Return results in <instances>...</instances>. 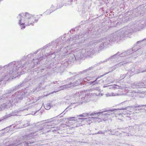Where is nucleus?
<instances>
[{
    "instance_id": "412c9836",
    "label": "nucleus",
    "mask_w": 146,
    "mask_h": 146,
    "mask_svg": "<svg viewBox=\"0 0 146 146\" xmlns=\"http://www.w3.org/2000/svg\"><path fill=\"white\" fill-rule=\"evenodd\" d=\"M71 84H67L66 85L61 86L59 87V89L57 91H54V92L51 93V94H52V93H54V92H56L58 91H60L61 90H63L64 89L70 88V87H70Z\"/></svg>"
},
{
    "instance_id": "3c124183",
    "label": "nucleus",
    "mask_w": 146,
    "mask_h": 146,
    "mask_svg": "<svg viewBox=\"0 0 146 146\" xmlns=\"http://www.w3.org/2000/svg\"><path fill=\"white\" fill-rule=\"evenodd\" d=\"M46 69V68H44V69H41V72H42L45 69Z\"/></svg>"
},
{
    "instance_id": "58836bf2",
    "label": "nucleus",
    "mask_w": 146,
    "mask_h": 146,
    "mask_svg": "<svg viewBox=\"0 0 146 146\" xmlns=\"http://www.w3.org/2000/svg\"><path fill=\"white\" fill-rule=\"evenodd\" d=\"M105 131L102 132L101 131H99L97 133H95V134H105Z\"/></svg>"
},
{
    "instance_id": "aec40b11",
    "label": "nucleus",
    "mask_w": 146,
    "mask_h": 146,
    "mask_svg": "<svg viewBox=\"0 0 146 146\" xmlns=\"http://www.w3.org/2000/svg\"><path fill=\"white\" fill-rule=\"evenodd\" d=\"M100 78V77L97 78L96 80L94 81H90L89 82L90 85L94 86L96 84H100L99 82L100 81L101 83H103L104 81L103 80L101 79L100 80H98V79Z\"/></svg>"
},
{
    "instance_id": "cd10ccee",
    "label": "nucleus",
    "mask_w": 146,
    "mask_h": 146,
    "mask_svg": "<svg viewBox=\"0 0 146 146\" xmlns=\"http://www.w3.org/2000/svg\"><path fill=\"white\" fill-rule=\"evenodd\" d=\"M26 82L25 81H24L23 82L21 83L19 85L16 86L15 87V88L16 89L20 88V87L23 86L26 83Z\"/></svg>"
},
{
    "instance_id": "423d86ee",
    "label": "nucleus",
    "mask_w": 146,
    "mask_h": 146,
    "mask_svg": "<svg viewBox=\"0 0 146 146\" xmlns=\"http://www.w3.org/2000/svg\"><path fill=\"white\" fill-rule=\"evenodd\" d=\"M27 63L22 64L21 60L13 62L10 63V78L11 77L12 79L15 78L17 76V74L18 70H20L23 68L26 65Z\"/></svg>"
},
{
    "instance_id": "a19ab883",
    "label": "nucleus",
    "mask_w": 146,
    "mask_h": 146,
    "mask_svg": "<svg viewBox=\"0 0 146 146\" xmlns=\"http://www.w3.org/2000/svg\"><path fill=\"white\" fill-rule=\"evenodd\" d=\"M125 88V86H124L123 85H122L121 86H119V88L118 89H120L122 90L124 89Z\"/></svg>"
},
{
    "instance_id": "0e129e2a",
    "label": "nucleus",
    "mask_w": 146,
    "mask_h": 146,
    "mask_svg": "<svg viewBox=\"0 0 146 146\" xmlns=\"http://www.w3.org/2000/svg\"><path fill=\"white\" fill-rule=\"evenodd\" d=\"M12 125L10 126V127H12Z\"/></svg>"
},
{
    "instance_id": "ddd939ff",
    "label": "nucleus",
    "mask_w": 146,
    "mask_h": 146,
    "mask_svg": "<svg viewBox=\"0 0 146 146\" xmlns=\"http://www.w3.org/2000/svg\"><path fill=\"white\" fill-rule=\"evenodd\" d=\"M134 48V47L133 48L130 49L127 51L123 52L121 53H120L119 52L118 56L119 59L121 57L125 56L132 54H133V55H135L137 53L135 52L137 50H135Z\"/></svg>"
},
{
    "instance_id": "052dcab7",
    "label": "nucleus",
    "mask_w": 146,
    "mask_h": 146,
    "mask_svg": "<svg viewBox=\"0 0 146 146\" xmlns=\"http://www.w3.org/2000/svg\"><path fill=\"white\" fill-rule=\"evenodd\" d=\"M133 58H135L136 57V56H133Z\"/></svg>"
},
{
    "instance_id": "f704fd0d",
    "label": "nucleus",
    "mask_w": 146,
    "mask_h": 146,
    "mask_svg": "<svg viewBox=\"0 0 146 146\" xmlns=\"http://www.w3.org/2000/svg\"><path fill=\"white\" fill-rule=\"evenodd\" d=\"M30 121H25V123L23 125V127H25L28 126L30 125Z\"/></svg>"
},
{
    "instance_id": "9d476101",
    "label": "nucleus",
    "mask_w": 146,
    "mask_h": 146,
    "mask_svg": "<svg viewBox=\"0 0 146 146\" xmlns=\"http://www.w3.org/2000/svg\"><path fill=\"white\" fill-rule=\"evenodd\" d=\"M9 64L4 66L3 67H2V66H0V70H1L3 68V70H4V74L3 75L4 77L3 79H0V80H2L1 81L3 80L5 81H8L9 79V74L8 71L9 70Z\"/></svg>"
},
{
    "instance_id": "8fccbe9b",
    "label": "nucleus",
    "mask_w": 146,
    "mask_h": 146,
    "mask_svg": "<svg viewBox=\"0 0 146 146\" xmlns=\"http://www.w3.org/2000/svg\"><path fill=\"white\" fill-rule=\"evenodd\" d=\"M146 70H143L141 72H146Z\"/></svg>"
},
{
    "instance_id": "7c9ffc66",
    "label": "nucleus",
    "mask_w": 146,
    "mask_h": 146,
    "mask_svg": "<svg viewBox=\"0 0 146 146\" xmlns=\"http://www.w3.org/2000/svg\"><path fill=\"white\" fill-rule=\"evenodd\" d=\"M143 106H146V105H138L137 104H136L135 106H131V108H139Z\"/></svg>"
},
{
    "instance_id": "4d7b16f0",
    "label": "nucleus",
    "mask_w": 146,
    "mask_h": 146,
    "mask_svg": "<svg viewBox=\"0 0 146 146\" xmlns=\"http://www.w3.org/2000/svg\"><path fill=\"white\" fill-rule=\"evenodd\" d=\"M70 119H72V118L75 119V118H76L75 117H70Z\"/></svg>"
},
{
    "instance_id": "dca6fc26",
    "label": "nucleus",
    "mask_w": 146,
    "mask_h": 146,
    "mask_svg": "<svg viewBox=\"0 0 146 146\" xmlns=\"http://www.w3.org/2000/svg\"><path fill=\"white\" fill-rule=\"evenodd\" d=\"M54 125H52L50 122H46L44 125L42 126H41L38 127V131L43 130L44 129L47 128H54Z\"/></svg>"
},
{
    "instance_id": "1a4fd4ad",
    "label": "nucleus",
    "mask_w": 146,
    "mask_h": 146,
    "mask_svg": "<svg viewBox=\"0 0 146 146\" xmlns=\"http://www.w3.org/2000/svg\"><path fill=\"white\" fill-rule=\"evenodd\" d=\"M24 91H25V90ZM26 94L25 91L20 90L16 92L15 94L12 95V104L17 103L19 100H21L23 99L25 94Z\"/></svg>"
},
{
    "instance_id": "de8ad7c7",
    "label": "nucleus",
    "mask_w": 146,
    "mask_h": 146,
    "mask_svg": "<svg viewBox=\"0 0 146 146\" xmlns=\"http://www.w3.org/2000/svg\"><path fill=\"white\" fill-rule=\"evenodd\" d=\"M128 1H135V2L136 3V0H128Z\"/></svg>"
},
{
    "instance_id": "f257e3e1",
    "label": "nucleus",
    "mask_w": 146,
    "mask_h": 146,
    "mask_svg": "<svg viewBox=\"0 0 146 146\" xmlns=\"http://www.w3.org/2000/svg\"><path fill=\"white\" fill-rule=\"evenodd\" d=\"M83 36L82 34L80 35H76L72 38H71V41L72 43L71 45H69L65 47L63 50L62 51V52L60 54V57L61 58L64 57H67L68 54L73 53H76L72 55V60H79L85 57L84 54L82 52V49L80 50H77L76 46L77 45V43H78V40L80 38H82L81 40H83L81 42V43L83 42L85 39L83 37Z\"/></svg>"
},
{
    "instance_id": "4468645a",
    "label": "nucleus",
    "mask_w": 146,
    "mask_h": 146,
    "mask_svg": "<svg viewBox=\"0 0 146 146\" xmlns=\"http://www.w3.org/2000/svg\"><path fill=\"white\" fill-rule=\"evenodd\" d=\"M77 120L78 122H82V121H89L90 122V121H91V122H92V121H94V120H95L96 121L97 120L99 122L101 121V119H100L99 118L96 117H89L88 118H78V119H77Z\"/></svg>"
},
{
    "instance_id": "69168bd1",
    "label": "nucleus",
    "mask_w": 146,
    "mask_h": 146,
    "mask_svg": "<svg viewBox=\"0 0 146 146\" xmlns=\"http://www.w3.org/2000/svg\"><path fill=\"white\" fill-rule=\"evenodd\" d=\"M9 131V130H8V131H7V132H8Z\"/></svg>"
},
{
    "instance_id": "b1692460",
    "label": "nucleus",
    "mask_w": 146,
    "mask_h": 146,
    "mask_svg": "<svg viewBox=\"0 0 146 146\" xmlns=\"http://www.w3.org/2000/svg\"><path fill=\"white\" fill-rule=\"evenodd\" d=\"M54 6L52 5L50 9L48 11H47L46 12H45L44 13L45 14L48 15L50 14L51 13L54 11V10H53Z\"/></svg>"
},
{
    "instance_id": "c03bdc74",
    "label": "nucleus",
    "mask_w": 146,
    "mask_h": 146,
    "mask_svg": "<svg viewBox=\"0 0 146 146\" xmlns=\"http://www.w3.org/2000/svg\"><path fill=\"white\" fill-rule=\"evenodd\" d=\"M141 107H139V108H138V110H141L143 109Z\"/></svg>"
},
{
    "instance_id": "79ce46f5",
    "label": "nucleus",
    "mask_w": 146,
    "mask_h": 146,
    "mask_svg": "<svg viewBox=\"0 0 146 146\" xmlns=\"http://www.w3.org/2000/svg\"><path fill=\"white\" fill-rule=\"evenodd\" d=\"M3 110V104L0 105V111Z\"/></svg>"
},
{
    "instance_id": "c9c22d12",
    "label": "nucleus",
    "mask_w": 146,
    "mask_h": 146,
    "mask_svg": "<svg viewBox=\"0 0 146 146\" xmlns=\"http://www.w3.org/2000/svg\"><path fill=\"white\" fill-rule=\"evenodd\" d=\"M89 115V113H84L82 114H80L79 115L77 116L78 117H85L88 115Z\"/></svg>"
},
{
    "instance_id": "a18cd8bd",
    "label": "nucleus",
    "mask_w": 146,
    "mask_h": 146,
    "mask_svg": "<svg viewBox=\"0 0 146 146\" xmlns=\"http://www.w3.org/2000/svg\"><path fill=\"white\" fill-rule=\"evenodd\" d=\"M106 60H104V61H101L100 62V64H101V63H104L105 62H106Z\"/></svg>"
},
{
    "instance_id": "4be33fe9",
    "label": "nucleus",
    "mask_w": 146,
    "mask_h": 146,
    "mask_svg": "<svg viewBox=\"0 0 146 146\" xmlns=\"http://www.w3.org/2000/svg\"><path fill=\"white\" fill-rule=\"evenodd\" d=\"M108 87V89L115 90L116 89H118L119 86L117 85H113L108 86H103L104 88Z\"/></svg>"
},
{
    "instance_id": "473e14b6",
    "label": "nucleus",
    "mask_w": 146,
    "mask_h": 146,
    "mask_svg": "<svg viewBox=\"0 0 146 146\" xmlns=\"http://www.w3.org/2000/svg\"><path fill=\"white\" fill-rule=\"evenodd\" d=\"M44 107L46 109L48 110L50 108L51 106L50 104H47L44 106Z\"/></svg>"
},
{
    "instance_id": "09e8293b",
    "label": "nucleus",
    "mask_w": 146,
    "mask_h": 146,
    "mask_svg": "<svg viewBox=\"0 0 146 146\" xmlns=\"http://www.w3.org/2000/svg\"><path fill=\"white\" fill-rule=\"evenodd\" d=\"M143 20H144V21L145 22V26H146V19H143Z\"/></svg>"
},
{
    "instance_id": "f8f14e48",
    "label": "nucleus",
    "mask_w": 146,
    "mask_h": 146,
    "mask_svg": "<svg viewBox=\"0 0 146 146\" xmlns=\"http://www.w3.org/2000/svg\"><path fill=\"white\" fill-rule=\"evenodd\" d=\"M82 53L84 54L85 57L88 56L90 57L95 53V50L93 48L88 47L86 49H82Z\"/></svg>"
},
{
    "instance_id": "7ed1b4c3",
    "label": "nucleus",
    "mask_w": 146,
    "mask_h": 146,
    "mask_svg": "<svg viewBox=\"0 0 146 146\" xmlns=\"http://www.w3.org/2000/svg\"><path fill=\"white\" fill-rule=\"evenodd\" d=\"M122 36L120 35V32L118 31L113 33L110 36L107 38H101L100 40L94 41L93 43L94 45L98 44V50H100L104 48L106 46L110 43L113 42L123 40Z\"/></svg>"
},
{
    "instance_id": "6ab92c4d",
    "label": "nucleus",
    "mask_w": 146,
    "mask_h": 146,
    "mask_svg": "<svg viewBox=\"0 0 146 146\" xmlns=\"http://www.w3.org/2000/svg\"><path fill=\"white\" fill-rule=\"evenodd\" d=\"M82 78H80V79H78L76 82H74L73 83L71 82H70V84H71L70 85L71 87L76 86L81 84L83 82L82 81Z\"/></svg>"
},
{
    "instance_id": "5fc2aeb1",
    "label": "nucleus",
    "mask_w": 146,
    "mask_h": 146,
    "mask_svg": "<svg viewBox=\"0 0 146 146\" xmlns=\"http://www.w3.org/2000/svg\"><path fill=\"white\" fill-rule=\"evenodd\" d=\"M32 55V54H29V55H28V56H31Z\"/></svg>"
},
{
    "instance_id": "393cba45",
    "label": "nucleus",
    "mask_w": 146,
    "mask_h": 146,
    "mask_svg": "<svg viewBox=\"0 0 146 146\" xmlns=\"http://www.w3.org/2000/svg\"><path fill=\"white\" fill-rule=\"evenodd\" d=\"M9 96L8 93L4 94L3 96L0 97V103L3 100H6V98H7V96Z\"/></svg>"
},
{
    "instance_id": "20e7f679",
    "label": "nucleus",
    "mask_w": 146,
    "mask_h": 146,
    "mask_svg": "<svg viewBox=\"0 0 146 146\" xmlns=\"http://www.w3.org/2000/svg\"><path fill=\"white\" fill-rule=\"evenodd\" d=\"M24 15L23 13H20L17 17V18L19 21V23L21 29H23L25 28V24L26 26L33 25V23L37 22L38 20V19H35L33 16L27 13L25 16V18L24 21L23 19V16Z\"/></svg>"
},
{
    "instance_id": "9b49d317",
    "label": "nucleus",
    "mask_w": 146,
    "mask_h": 146,
    "mask_svg": "<svg viewBox=\"0 0 146 146\" xmlns=\"http://www.w3.org/2000/svg\"><path fill=\"white\" fill-rule=\"evenodd\" d=\"M117 110L113 109V110H110L108 111H104L102 112H96L95 113H92L90 114L91 115H98V116H99V115L102 114L101 115L102 117L104 115H112L114 113L115 111H116Z\"/></svg>"
},
{
    "instance_id": "2eb2a0df",
    "label": "nucleus",
    "mask_w": 146,
    "mask_h": 146,
    "mask_svg": "<svg viewBox=\"0 0 146 146\" xmlns=\"http://www.w3.org/2000/svg\"><path fill=\"white\" fill-rule=\"evenodd\" d=\"M41 51L42 52H40V53H39L38 54L37 57H35L33 59L34 61V64L35 65H36L41 60L44 58V56L43 54V52L40 50V51ZM38 52H37V53Z\"/></svg>"
},
{
    "instance_id": "f3484780",
    "label": "nucleus",
    "mask_w": 146,
    "mask_h": 146,
    "mask_svg": "<svg viewBox=\"0 0 146 146\" xmlns=\"http://www.w3.org/2000/svg\"><path fill=\"white\" fill-rule=\"evenodd\" d=\"M128 63V62L126 61H123L122 62H120L119 63L112 67V71L114 70L116 68H118L122 66H125Z\"/></svg>"
},
{
    "instance_id": "603ef678",
    "label": "nucleus",
    "mask_w": 146,
    "mask_h": 146,
    "mask_svg": "<svg viewBox=\"0 0 146 146\" xmlns=\"http://www.w3.org/2000/svg\"><path fill=\"white\" fill-rule=\"evenodd\" d=\"M76 94L77 95H78V96H79V95H80V94H79V92H78V93H76Z\"/></svg>"
},
{
    "instance_id": "2f4dec72",
    "label": "nucleus",
    "mask_w": 146,
    "mask_h": 146,
    "mask_svg": "<svg viewBox=\"0 0 146 146\" xmlns=\"http://www.w3.org/2000/svg\"><path fill=\"white\" fill-rule=\"evenodd\" d=\"M94 67V66H91V67L89 68L88 69L84 70L83 71L81 72L83 73L84 72H87L89 70H92Z\"/></svg>"
},
{
    "instance_id": "e433bc0d",
    "label": "nucleus",
    "mask_w": 146,
    "mask_h": 146,
    "mask_svg": "<svg viewBox=\"0 0 146 146\" xmlns=\"http://www.w3.org/2000/svg\"><path fill=\"white\" fill-rule=\"evenodd\" d=\"M127 73L125 75L124 74H121L120 76V79L119 80L123 79L125 77V76L127 74Z\"/></svg>"
},
{
    "instance_id": "e2e57ef3",
    "label": "nucleus",
    "mask_w": 146,
    "mask_h": 146,
    "mask_svg": "<svg viewBox=\"0 0 146 146\" xmlns=\"http://www.w3.org/2000/svg\"><path fill=\"white\" fill-rule=\"evenodd\" d=\"M110 132H112V130H110Z\"/></svg>"
},
{
    "instance_id": "c756f323",
    "label": "nucleus",
    "mask_w": 146,
    "mask_h": 146,
    "mask_svg": "<svg viewBox=\"0 0 146 146\" xmlns=\"http://www.w3.org/2000/svg\"><path fill=\"white\" fill-rule=\"evenodd\" d=\"M131 87L133 89H137L138 87L137 86V82L131 84Z\"/></svg>"
},
{
    "instance_id": "49530a36",
    "label": "nucleus",
    "mask_w": 146,
    "mask_h": 146,
    "mask_svg": "<svg viewBox=\"0 0 146 146\" xmlns=\"http://www.w3.org/2000/svg\"><path fill=\"white\" fill-rule=\"evenodd\" d=\"M145 39H143V40H141V41H138L137 42V44H138L139 43V42H141V41H143Z\"/></svg>"
},
{
    "instance_id": "680f3d73",
    "label": "nucleus",
    "mask_w": 146,
    "mask_h": 146,
    "mask_svg": "<svg viewBox=\"0 0 146 146\" xmlns=\"http://www.w3.org/2000/svg\"><path fill=\"white\" fill-rule=\"evenodd\" d=\"M60 52H61V51H60V50H59V53H60Z\"/></svg>"
},
{
    "instance_id": "37998d69",
    "label": "nucleus",
    "mask_w": 146,
    "mask_h": 146,
    "mask_svg": "<svg viewBox=\"0 0 146 146\" xmlns=\"http://www.w3.org/2000/svg\"><path fill=\"white\" fill-rule=\"evenodd\" d=\"M59 82V80H58V81H53V82H51V84H52V83L56 84V83L58 82Z\"/></svg>"
},
{
    "instance_id": "c85d7f7f",
    "label": "nucleus",
    "mask_w": 146,
    "mask_h": 146,
    "mask_svg": "<svg viewBox=\"0 0 146 146\" xmlns=\"http://www.w3.org/2000/svg\"><path fill=\"white\" fill-rule=\"evenodd\" d=\"M53 54H55V56L53 57V58H55L56 57V56H57L56 52H54V53H52L51 52H49L48 53H46V54H45V56H46L48 55H53Z\"/></svg>"
},
{
    "instance_id": "f03ea898",
    "label": "nucleus",
    "mask_w": 146,
    "mask_h": 146,
    "mask_svg": "<svg viewBox=\"0 0 146 146\" xmlns=\"http://www.w3.org/2000/svg\"><path fill=\"white\" fill-rule=\"evenodd\" d=\"M144 20L141 19L134 23L130 24L127 26L125 27L120 30L118 31L120 32V35L123 38L130 33L134 31H139L143 28L145 25Z\"/></svg>"
},
{
    "instance_id": "ea45409f",
    "label": "nucleus",
    "mask_w": 146,
    "mask_h": 146,
    "mask_svg": "<svg viewBox=\"0 0 146 146\" xmlns=\"http://www.w3.org/2000/svg\"><path fill=\"white\" fill-rule=\"evenodd\" d=\"M71 109V108H70V106H68L65 110L61 113V114L64 113L65 111H68V110Z\"/></svg>"
},
{
    "instance_id": "4c0bfd02",
    "label": "nucleus",
    "mask_w": 146,
    "mask_h": 146,
    "mask_svg": "<svg viewBox=\"0 0 146 146\" xmlns=\"http://www.w3.org/2000/svg\"><path fill=\"white\" fill-rule=\"evenodd\" d=\"M78 76V75H76L75 76H74L72 77H70V78H69L67 79V80L68 81L69 80H74L75 79V78L77 77Z\"/></svg>"
},
{
    "instance_id": "bb28decb",
    "label": "nucleus",
    "mask_w": 146,
    "mask_h": 146,
    "mask_svg": "<svg viewBox=\"0 0 146 146\" xmlns=\"http://www.w3.org/2000/svg\"><path fill=\"white\" fill-rule=\"evenodd\" d=\"M92 78L89 77H87L86 78H82V82H86L87 81H89L92 80Z\"/></svg>"
},
{
    "instance_id": "864d4df0",
    "label": "nucleus",
    "mask_w": 146,
    "mask_h": 146,
    "mask_svg": "<svg viewBox=\"0 0 146 146\" xmlns=\"http://www.w3.org/2000/svg\"><path fill=\"white\" fill-rule=\"evenodd\" d=\"M125 109H124V108H121L120 109H118V110H125Z\"/></svg>"
},
{
    "instance_id": "a211bd4d",
    "label": "nucleus",
    "mask_w": 146,
    "mask_h": 146,
    "mask_svg": "<svg viewBox=\"0 0 146 146\" xmlns=\"http://www.w3.org/2000/svg\"><path fill=\"white\" fill-rule=\"evenodd\" d=\"M119 52H118L116 54L111 56L109 58L106 60V61H107L109 60H110L111 61H116L117 59H119Z\"/></svg>"
},
{
    "instance_id": "bf43d9fd",
    "label": "nucleus",
    "mask_w": 146,
    "mask_h": 146,
    "mask_svg": "<svg viewBox=\"0 0 146 146\" xmlns=\"http://www.w3.org/2000/svg\"><path fill=\"white\" fill-rule=\"evenodd\" d=\"M8 127H6V128H5V129H4L5 130L6 129H7V128H8Z\"/></svg>"
},
{
    "instance_id": "a878e982",
    "label": "nucleus",
    "mask_w": 146,
    "mask_h": 146,
    "mask_svg": "<svg viewBox=\"0 0 146 146\" xmlns=\"http://www.w3.org/2000/svg\"><path fill=\"white\" fill-rule=\"evenodd\" d=\"M9 117V115H7L4 116H3L2 117L0 118V122L2 121H3L6 120V119L8 118Z\"/></svg>"
},
{
    "instance_id": "6e6552de",
    "label": "nucleus",
    "mask_w": 146,
    "mask_h": 146,
    "mask_svg": "<svg viewBox=\"0 0 146 146\" xmlns=\"http://www.w3.org/2000/svg\"><path fill=\"white\" fill-rule=\"evenodd\" d=\"M92 90H100V87H96L92 89H90L88 90L80 92L81 95L80 96L81 97L82 103L83 102H87L89 101V98L93 95L92 93L90 92V91H92Z\"/></svg>"
},
{
    "instance_id": "0eeeda50",
    "label": "nucleus",
    "mask_w": 146,
    "mask_h": 146,
    "mask_svg": "<svg viewBox=\"0 0 146 146\" xmlns=\"http://www.w3.org/2000/svg\"><path fill=\"white\" fill-rule=\"evenodd\" d=\"M71 38H68V39L66 40V38L65 37H63V39H62V38H59L57 39L54 41L51 42L48 44H46L42 48H41L39 50H37L34 52L33 54H35L37 53V52L38 51H40V50H44L47 48L48 47L52 46V48H56L57 46H58V48H61L63 45H64V43L65 44H68L69 43H72L71 41Z\"/></svg>"
},
{
    "instance_id": "72a5a7b5",
    "label": "nucleus",
    "mask_w": 146,
    "mask_h": 146,
    "mask_svg": "<svg viewBox=\"0 0 146 146\" xmlns=\"http://www.w3.org/2000/svg\"><path fill=\"white\" fill-rule=\"evenodd\" d=\"M138 88H141L144 85L143 83L142 82H137Z\"/></svg>"
},
{
    "instance_id": "338daca9",
    "label": "nucleus",
    "mask_w": 146,
    "mask_h": 146,
    "mask_svg": "<svg viewBox=\"0 0 146 146\" xmlns=\"http://www.w3.org/2000/svg\"><path fill=\"white\" fill-rule=\"evenodd\" d=\"M104 121H105V120H106V119H104Z\"/></svg>"
},
{
    "instance_id": "6e6d98bb",
    "label": "nucleus",
    "mask_w": 146,
    "mask_h": 146,
    "mask_svg": "<svg viewBox=\"0 0 146 146\" xmlns=\"http://www.w3.org/2000/svg\"><path fill=\"white\" fill-rule=\"evenodd\" d=\"M103 76H104V75L101 76H100L98 77H100V78H101V77H102Z\"/></svg>"
},
{
    "instance_id": "5701e85b",
    "label": "nucleus",
    "mask_w": 146,
    "mask_h": 146,
    "mask_svg": "<svg viewBox=\"0 0 146 146\" xmlns=\"http://www.w3.org/2000/svg\"><path fill=\"white\" fill-rule=\"evenodd\" d=\"M140 9L139 7H138L135 9L133 12V14H134V15H134L135 17H137L140 14V13L139 12Z\"/></svg>"
},
{
    "instance_id": "13d9d810",
    "label": "nucleus",
    "mask_w": 146,
    "mask_h": 146,
    "mask_svg": "<svg viewBox=\"0 0 146 146\" xmlns=\"http://www.w3.org/2000/svg\"><path fill=\"white\" fill-rule=\"evenodd\" d=\"M115 133H111V134L112 135H115Z\"/></svg>"
},
{
    "instance_id": "774afa93",
    "label": "nucleus",
    "mask_w": 146,
    "mask_h": 146,
    "mask_svg": "<svg viewBox=\"0 0 146 146\" xmlns=\"http://www.w3.org/2000/svg\"><path fill=\"white\" fill-rule=\"evenodd\" d=\"M11 115V116H12V115Z\"/></svg>"
},
{
    "instance_id": "39448f33",
    "label": "nucleus",
    "mask_w": 146,
    "mask_h": 146,
    "mask_svg": "<svg viewBox=\"0 0 146 146\" xmlns=\"http://www.w3.org/2000/svg\"><path fill=\"white\" fill-rule=\"evenodd\" d=\"M34 133L26 135L21 137L20 138L14 140L10 146H30L29 144L33 143L29 140L34 138Z\"/></svg>"
}]
</instances>
